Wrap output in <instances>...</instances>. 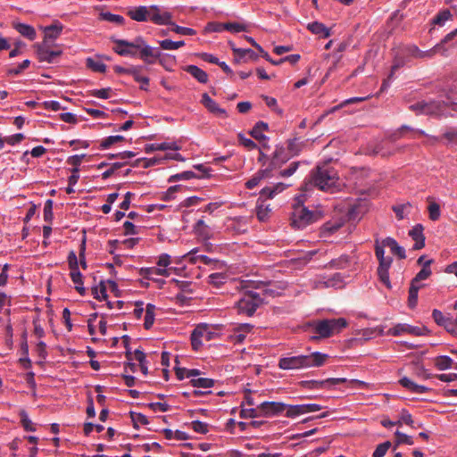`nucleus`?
Instances as JSON below:
<instances>
[{"label": "nucleus", "instance_id": "1", "mask_svg": "<svg viewBox=\"0 0 457 457\" xmlns=\"http://www.w3.org/2000/svg\"><path fill=\"white\" fill-rule=\"evenodd\" d=\"M115 44L113 51L121 56H137L147 64H154L161 56L157 48L149 46L142 37H137L133 41L112 39Z\"/></svg>", "mask_w": 457, "mask_h": 457}, {"label": "nucleus", "instance_id": "2", "mask_svg": "<svg viewBox=\"0 0 457 457\" xmlns=\"http://www.w3.org/2000/svg\"><path fill=\"white\" fill-rule=\"evenodd\" d=\"M337 171L328 163L318 165L311 173L310 180L305 184L304 188L316 187L323 191L334 192L338 189Z\"/></svg>", "mask_w": 457, "mask_h": 457}, {"label": "nucleus", "instance_id": "3", "mask_svg": "<svg viewBox=\"0 0 457 457\" xmlns=\"http://www.w3.org/2000/svg\"><path fill=\"white\" fill-rule=\"evenodd\" d=\"M329 359V355L320 352H313L308 355H296L282 357L278 361V368L281 370H302L312 367H321Z\"/></svg>", "mask_w": 457, "mask_h": 457}, {"label": "nucleus", "instance_id": "4", "mask_svg": "<svg viewBox=\"0 0 457 457\" xmlns=\"http://www.w3.org/2000/svg\"><path fill=\"white\" fill-rule=\"evenodd\" d=\"M128 15L136 21H150L157 25L170 24L172 15L157 5L137 6L128 11Z\"/></svg>", "mask_w": 457, "mask_h": 457}, {"label": "nucleus", "instance_id": "5", "mask_svg": "<svg viewBox=\"0 0 457 457\" xmlns=\"http://www.w3.org/2000/svg\"><path fill=\"white\" fill-rule=\"evenodd\" d=\"M324 217V211L320 208L309 210L300 202L294 207L291 213L290 224L295 229H304L308 226L320 220Z\"/></svg>", "mask_w": 457, "mask_h": 457}, {"label": "nucleus", "instance_id": "6", "mask_svg": "<svg viewBox=\"0 0 457 457\" xmlns=\"http://www.w3.org/2000/svg\"><path fill=\"white\" fill-rule=\"evenodd\" d=\"M386 245H384V239L380 243L378 239L375 241V254L378 260V275L380 281L387 287L391 288V283L389 279L388 270L393 262V258L390 256H385L384 248Z\"/></svg>", "mask_w": 457, "mask_h": 457}, {"label": "nucleus", "instance_id": "7", "mask_svg": "<svg viewBox=\"0 0 457 457\" xmlns=\"http://www.w3.org/2000/svg\"><path fill=\"white\" fill-rule=\"evenodd\" d=\"M262 303V298L260 294L254 291H245L242 297L236 303V308L238 314L252 316L257 308Z\"/></svg>", "mask_w": 457, "mask_h": 457}, {"label": "nucleus", "instance_id": "8", "mask_svg": "<svg viewBox=\"0 0 457 457\" xmlns=\"http://www.w3.org/2000/svg\"><path fill=\"white\" fill-rule=\"evenodd\" d=\"M433 262L432 259L428 260L424 262L422 269L416 274L411 282L409 288L408 305L411 309L416 307L418 303V292L422 285L420 281L427 279L431 275L430 264Z\"/></svg>", "mask_w": 457, "mask_h": 457}, {"label": "nucleus", "instance_id": "9", "mask_svg": "<svg viewBox=\"0 0 457 457\" xmlns=\"http://www.w3.org/2000/svg\"><path fill=\"white\" fill-rule=\"evenodd\" d=\"M347 321L344 318L323 320L315 326V332L322 337H329L345 328Z\"/></svg>", "mask_w": 457, "mask_h": 457}, {"label": "nucleus", "instance_id": "10", "mask_svg": "<svg viewBox=\"0 0 457 457\" xmlns=\"http://www.w3.org/2000/svg\"><path fill=\"white\" fill-rule=\"evenodd\" d=\"M403 52L407 56L416 59H431L440 52V45H436L429 50L422 51L416 45L404 46Z\"/></svg>", "mask_w": 457, "mask_h": 457}, {"label": "nucleus", "instance_id": "11", "mask_svg": "<svg viewBox=\"0 0 457 457\" xmlns=\"http://www.w3.org/2000/svg\"><path fill=\"white\" fill-rule=\"evenodd\" d=\"M52 44L41 43L36 44L37 56L39 62L53 63L56 57L62 54V50H51Z\"/></svg>", "mask_w": 457, "mask_h": 457}, {"label": "nucleus", "instance_id": "12", "mask_svg": "<svg viewBox=\"0 0 457 457\" xmlns=\"http://www.w3.org/2000/svg\"><path fill=\"white\" fill-rule=\"evenodd\" d=\"M389 332L393 336H400L402 334L407 333L414 336H422L428 334L429 331L428 329L422 326V327H415L411 326L407 324H397L394 328H392Z\"/></svg>", "mask_w": 457, "mask_h": 457}, {"label": "nucleus", "instance_id": "13", "mask_svg": "<svg viewBox=\"0 0 457 457\" xmlns=\"http://www.w3.org/2000/svg\"><path fill=\"white\" fill-rule=\"evenodd\" d=\"M287 404L279 402H263L259 405L262 416L271 417L286 411Z\"/></svg>", "mask_w": 457, "mask_h": 457}, {"label": "nucleus", "instance_id": "14", "mask_svg": "<svg viewBox=\"0 0 457 457\" xmlns=\"http://www.w3.org/2000/svg\"><path fill=\"white\" fill-rule=\"evenodd\" d=\"M63 26L59 23L55 22L50 26H47L45 28V37L44 41L42 43L52 44L55 39H57L62 31Z\"/></svg>", "mask_w": 457, "mask_h": 457}, {"label": "nucleus", "instance_id": "15", "mask_svg": "<svg viewBox=\"0 0 457 457\" xmlns=\"http://www.w3.org/2000/svg\"><path fill=\"white\" fill-rule=\"evenodd\" d=\"M423 229L424 228L421 224H417L409 231V236L415 241L413 245L414 250H420L425 246Z\"/></svg>", "mask_w": 457, "mask_h": 457}, {"label": "nucleus", "instance_id": "16", "mask_svg": "<svg viewBox=\"0 0 457 457\" xmlns=\"http://www.w3.org/2000/svg\"><path fill=\"white\" fill-rule=\"evenodd\" d=\"M201 103L211 112L217 115L226 116V111L219 106L207 93L203 94Z\"/></svg>", "mask_w": 457, "mask_h": 457}, {"label": "nucleus", "instance_id": "17", "mask_svg": "<svg viewBox=\"0 0 457 457\" xmlns=\"http://www.w3.org/2000/svg\"><path fill=\"white\" fill-rule=\"evenodd\" d=\"M271 170L269 168L260 170L256 172L247 182L245 183V187L248 189H253L257 187L260 182L265 179L270 177Z\"/></svg>", "mask_w": 457, "mask_h": 457}, {"label": "nucleus", "instance_id": "18", "mask_svg": "<svg viewBox=\"0 0 457 457\" xmlns=\"http://www.w3.org/2000/svg\"><path fill=\"white\" fill-rule=\"evenodd\" d=\"M12 27L24 37L29 40L36 38L37 33L32 26L21 22H12Z\"/></svg>", "mask_w": 457, "mask_h": 457}, {"label": "nucleus", "instance_id": "19", "mask_svg": "<svg viewBox=\"0 0 457 457\" xmlns=\"http://www.w3.org/2000/svg\"><path fill=\"white\" fill-rule=\"evenodd\" d=\"M429 137L434 142H439L440 139H445L448 144L457 145V127L447 128L441 137L435 136H430Z\"/></svg>", "mask_w": 457, "mask_h": 457}, {"label": "nucleus", "instance_id": "20", "mask_svg": "<svg viewBox=\"0 0 457 457\" xmlns=\"http://www.w3.org/2000/svg\"><path fill=\"white\" fill-rule=\"evenodd\" d=\"M287 159L288 157L284 155V148L282 146L277 147L275 152L273 153L272 158L268 168L270 169L272 171L274 169H277L282 163L286 162Z\"/></svg>", "mask_w": 457, "mask_h": 457}, {"label": "nucleus", "instance_id": "21", "mask_svg": "<svg viewBox=\"0 0 457 457\" xmlns=\"http://www.w3.org/2000/svg\"><path fill=\"white\" fill-rule=\"evenodd\" d=\"M384 245L390 248L393 254L398 256L400 259H405L406 253L403 247L400 246L395 239L393 237H386L384 239Z\"/></svg>", "mask_w": 457, "mask_h": 457}, {"label": "nucleus", "instance_id": "22", "mask_svg": "<svg viewBox=\"0 0 457 457\" xmlns=\"http://www.w3.org/2000/svg\"><path fill=\"white\" fill-rule=\"evenodd\" d=\"M187 73L193 76L198 82L205 84L208 81V74L195 65H187L184 69Z\"/></svg>", "mask_w": 457, "mask_h": 457}, {"label": "nucleus", "instance_id": "23", "mask_svg": "<svg viewBox=\"0 0 457 457\" xmlns=\"http://www.w3.org/2000/svg\"><path fill=\"white\" fill-rule=\"evenodd\" d=\"M308 29L313 34L319 35L321 37L327 38L330 36L329 29L321 22L313 21L308 24Z\"/></svg>", "mask_w": 457, "mask_h": 457}, {"label": "nucleus", "instance_id": "24", "mask_svg": "<svg viewBox=\"0 0 457 457\" xmlns=\"http://www.w3.org/2000/svg\"><path fill=\"white\" fill-rule=\"evenodd\" d=\"M141 66H130V75L134 79L141 83L140 89L146 91L149 85V79L140 75Z\"/></svg>", "mask_w": 457, "mask_h": 457}, {"label": "nucleus", "instance_id": "25", "mask_svg": "<svg viewBox=\"0 0 457 457\" xmlns=\"http://www.w3.org/2000/svg\"><path fill=\"white\" fill-rule=\"evenodd\" d=\"M432 317L435 322L439 326H443L444 328H447L448 326L453 327V320L450 317H445L443 312L437 309L433 310Z\"/></svg>", "mask_w": 457, "mask_h": 457}, {"label": "nucleus", "instance_id": "26", "mask_svg": "<svg viewBox=\"0 0 457 457\" xmlns=\"http://www.w3.org/2000/svg\"><path fill=\"white\" fill-rule=\"evenodd\" d=\"M427 202L429 204L428 207L429 219L433 221L439 220L441 216L439 204L434 201L432 196H428Z\"/></svg>", "mask_w": 457, "mask_h": 457}, {"label": "nucleus", "instance_id": "27", "mask_svg": "<svg viewBox=\"0 0 457 457\" xmlns=\"http://www.w3.org/2000/svg\"><path fill=\"white\" fill-rule=\"evenodd\" d=\"M287 187V185L284 183H278L273 187H266L262 189L261 195L273 198L278 193L282 192Z\"/></svg>", "mask_w": 457, "mask_h": 457}, {"label": "nucleus", "instance_id": "28", "mask_svg": "<svg viewBox=\"0 0 457 457\" xmlns=\"http://www.w3.org/2000/svg\"><path fill=\"white\" fill-rule=\"evenodd\" d=\"M155 310H156L155 305H154L152 303L146 304L145 322H144V327L145 329H149L152 328V326L154 322Z\"/></svg>", "mask_w": 457, "mask_h": 457}, {"label": "nucleus", "instance_id": "29", "mask_svg": "<svg viewBox=\"0 0 457 457\" xmlns=\"http://www.w3.org/2000/svg\"><path fill=\"white\" fill-rule=\"evenodd\" d=\"M269 126L266 122L263 121H258L254 127L252 129L250 134L253 137H254L256 140H262L265 139V136L262 134L263 131L268 130Z\"/></svg>", "mask_w": 457, "mask_h": 457}, {"label": "nucleus", "instance_id": "30", "mask_svg": "<svg viewBox=\"0 0 457 457\" xmlns=\"http://www.w3.org/2000/svg\"><path fill=\"white\" fill-rule=\"evenodd\" d=\"M228 44H229L234 54L236 55V62H239L241 59L245 58V53H249L251 54L252 58H254V59L258 58V55L251 49L237 48V47H236V46L233 42H228Z\"/></svg>", "mask_w": 457, "mask_h": 457}, {"label": "nucleus", "instance_id": "31", "mask_svg": "<svg viewBox=\"0 0 457 457\" xmlns=\"http://www.w3.org/2000/svg\"><path fill=\"white\" fill-rule=\"evenodd\" d=\"M392 209L395 213L396 218L401 220L408 215L411 209V204L410 203H406L399 205H394Z\"/></svg>", "mask_w": 457, "mask_h": 457}, {"label": "nucleus", "instance_id": "32", "mask_svg": "<svg viewBox=\"0 0 457 457\" xmlns=\"http://www.w3.org/2000/svg\"><path fill=\"white\" fill-rule=\"evenodd\" d=\"M405 64V62L402 58H395V62L391 68V72L386 79L383 81V84L381 86V91L385 90L389 86V81L393 79L394 73L395 71H397L400 67L403 66Z\"/></svg>", "mask_w": 457, "mask_h": 457}, {"label": "nucleus", "instance_id": "33", "mask_svg": "<svg viewBox=\"0 0 457 457\" xmlns=\"http://www.w3.org/2000/svg\"><path fill=\"white\" fill-rule=\"evenodd\" d=\"M453 18V14L448 9L439 12L433 19L434 25L444 26L445 22Z\"/></svg>", "mask_w": 457, "mask_h": 457}, {"label": "nucleus", "instance_id": "34", "mask_svg": "<svg viewBox=\"0 0 457 457\" xmlns=\"http://www.w3.org/2000/svg\"><path fill=\"white\" fill-rule=\"evenodd\" d=\"M71 278L72 282L76 285L75 289L81 295L86 294V288L83 287L82 274L80 271H73L71 272Z\"/></svg>", "mask_w": 457, "mask_h": 457}, {"label": "nucleus", "instance_id": "35", "mask_svg": "<svg viewBox=\"0 0 457 457\" xmlns=\"http://www.w3.org/2000/svg\"><path fill=\"white\" fill-rule=\"evenodd\" d=\"M453 361L446 355L438 356L435 360V366L440 370H445L452 367Z\"/></svg>", "mask_w": 457, "mask_h": 457}, {"label": "nucleus", "instance_id": "36", "mask_svg": "<svg viewBox=\"0 0 457 457\" xmlns=\"http://www.w3.org/2000/svg\"><path fill=\"white\" fill-rule=\"evenodd\" d=\"M100 19L112 23L121 25L124 22V18L119 14H113L110 12H104L100 13Z\"/></svg>", "mask_w": 457, "mask_h": 457}, {"label": "nucleus", "instance_id": "37", "mask_svg": "<svg viewBox=\"0 0 457 457\" xmlns=\"http://www.w3.org/2000/svg\"><path fill=\"white\" fill-rule=\"evenodd\" d=\"M214 380L207 378H192L190 384L194 387L210 388L214 386Z\"/></svg>", "mask_w": 457, "mask_h": 457}, {"label": "nucleus", "instance_id": "38", "mask_svg": "<svg viewBox=\"0 0 457 457\" xmlns=\"http://www.w3.org/2000/svg\"><path fill=\"white\" fill-rule=\"evenodd\" d=\"M287 417L294 418L302 414H305L304 404L287 405Z\"/></svg>", "mask_w": 457, "mask_h": 457}, {"label": "nucleus", "instance_id": "39", "mask_svg": "<svg viewBox=\"0 0 457 457\" xmlns=\"http://www.w3.org/2000/svg\"><path fill=\"white\" fill-rule=\"evenodd\" d=\"M21 418V423L26 431H35L36 427L33 422L29 420L26 411L21 410L19 413Z\"/></svg>", "mask_w": 457, "mask_h": 457}, {"label": "nucleus", "instance_id": "40", "mask_svg": "<svg viewBox=\"0 0 457 457\" xmlns=\"http://www.w3.org/2000/svg\"><path fill=\"white\" fill-rule=\"evenodd\" d=\"M163 435L166 439L175 438L177 440H187L188 438L187 433L180 430L173 431L171 429L166 428L163 430Z\"/></svg>", "mask_w": 457, "mask_h": 457}, {"label": "nucleus", "instance_id": "41", "mask_svg": "<svg viewBox=\"0 0 457 457\" xmlns=\"http://www.w3.org/2000/svg\"><path fill=\"white\" fill-rule=\"evenodd\" d=\"M185 42L181 41H172L170 39H164L160 41V46L164 50H175L183 46Z\"/></svg>", "mask_w": 457, "mask_h": 457}, {"label": "nucleus", "instance_id": "42", "mask_svg": "<svg viewBox=\"0 0 457 457\" xmlns=\"http://www.w3.org/2000/svg\"><path fill=\"white\" fill-rule=\"evenodd\" d=\"M395 436L396 437V441H395V444L394 446V450H395L398 447V445H400L401 444H406L409 445H413L412 438L410 436H407V435L400 432L399 430L395 431Z\"/></svg>", "mask_w": 457, "mask_h": 457}, {"label": "nucleus", "instance_id": "43", "mask_svg": "<svg viewBox=\"0 0 457 457\" xmlns=\"http://www.w3.org/2000/svg\"><path fill=\"white\" fill-rule=\"evenodd\" d=\"M340 227L341 224L337 222H326L321 228V236H329L338 230Z\"/></svg>", "mask_w": 457, "mask_h": 457}, {"label": "nucleus", "instance_id": "44", "mask_svg": "<svg viewBox=\"0 0 457 457\" xmlns=\"http://www.w3.org/2000/svg\"><path fill=\"white\" fill-rule=\"evenodd\" d=\"M92 294L94 297L97 300L106 299V287L104 285V281H101L98 287H94L92 288Z\"/></svg>", "mask_w": 457, "mask_h": 457}, {"label": "nucleus", "instance_id": "45", "mask_svg": "<svg viewBox=\"0 0 457 457\" xmlns=\"http://www.w3.org/2000/svg\"><path fill=\"white\" fill-rule=\"evenodd\" d=\"M194 229H195V232L198 236L202 237L203 238L207 239L210 237L209 232L207 229V225L204 223V220H197V222L195 223V225L194 227Z\"/></svg>", "mask_w": 457, "mask_h": 457}, {"label": "nucleus", "instance_id": "46", "mask_svg": "<svg viewBox=\"0 0 457 457\" xmlns=\"http://www.w3.org/2000/svg\"><path fill=\"white\" fill-rule=\"evenodd\" d=\"M440 110V104L437 102H425L424 101V109L423 114L426 115H434L436 114Z\"/></svg>", "mask_w": 457, "mask_h": 457}, {"label": "nucleus", "instance_id": "47", "mask_svg": "<svg viewBox=\"0 0 457 457\" xmlns=\"http://www.w3.org/2000/svg\"><path fill=\"white\" fill-rule=\"evenodd\" d=\"M125 138L123 136H120V135H117V136H110V137H107L105 138H104L101 143H100V147L103 148V149H107L109 148L111 145H112L113 144L117 143V142H120V141H123Z\"/></svg>", "mask_w": 457, "mask_h": 457}, {"label": "nucleus", "instance_id": "48", "mask_svg": "<svg viewBox=\"0 0 457 457\" xmlns=\"http://www.w3.org/2000/svg\"><path fill=\"white\" fill-rule=\"evenodd\" d=\"M287 150L292 156L297 155L301 152L302 144L298 141V138L295 137L288 140Z\"/></svg>", "mask_w": 457, "mask_h": 457}, {"label": "nucleus", "instance_id": "49", "mask_svg": "<svg viewBox=\"0 0 457 457\" xmlns=\"http://www.w3.org/2000/svg\"><path fill=\"white\" fill-rule=\"evenodd\" d=\"M87 65L94 71L104 73L106 71V65L104 62L95 61L92 58H87Z\"/></svg>", "mask_w": 457, "mask_h": 457}, {"label": "nucleus", "instance_id": "50", "mask_svg": "<svg viewBox=\"0 0 457 457\" xmlns=\"http://www.w3.org/2000/svg\"><path fill=\"white\" fill-rule=\"evenodd\" d=\"M130 417L135 428H137L138 424L147 425L149 423L147 417L142 413L131 411Z\"/></svg>", "mask_w": 457, "mask_h": 457}, {"label": "nucleus", "instance_id": "51", "mask_svg": "<svg viewBox=\"0 0 457 457\" xmlns=\"http://www.w3.org/2000/svg\"><path fill=\"white\" fill-rule=\"evenodd\" d=\"M170 25L172 26L171 30L176 32L177 34H180V35H184V36H193V35L196 34L195 30L191 28L181 27V26L174 24L172 21Z\"/></svg>", "mask_w": 457, "mask_h": 457}, {"label": "nucleus", "instance_id": "52", "mask_svg": "<svg viewBox=\"0 0 457 457\" xmlns=\"http://www.w3.org/2000/svg\"><path fill=\"white\" fill-rule=\"evenodd\" d=\"M321 382H322L321 388H331L334 386L347 382V379L345 378H331L323 379V380H321Z\"/></svg>", "mask_w": 457, "mask_h": 457}, {"label": "nucleus", "instance_id": "53", "mask_svg": "<svg viewBox=\"0 0 457 457\" xmlns=\"http://www.w3.org/2000/svg\"><path fill=\"white\" fill-rule=\"evenodd\" d=\"M390 446H391V443L389 441L379 444L376 447V449L372 454V457H384L385 454L386 453L387 450L390 448Z\"/></svg>", "mask_w": 457, "mask_h": 457}, {"label": "nucleus", "instance_id": "54", "mask_svg": "<svg viewBox=\"0 0 457 457\" xmlns=\"http://www.w3.org/2000/svg\"><path fill=\"white\" fill-rule=\"evenodd\" d=\"M53 218V201L51 199H48L45 203L44 206V220L47 222H51Z\"/></svg>", "mask_w": 457, "mask_h": 457}, {"label": "nucleus", "instance_id": "55", "mask_svg": "<svg viewBox=\"0 0 457 457\" xmlns=\"http://www.w3.org/2000/svg\"><path fill=\"white\" fill-rule=\"evenodd\" d=\"M259 416H262V413L260 412L259 410V405L257 406V408L242 409L240 411V417L243 419L255 418Z\"/></svg>", "mask_w": 457, "mask_h": 457}, {"label": "nucleus", "instance_id": "56", "mask_svg": "<svg viewBox=\"0 0 457 457\" xmlns=\"http://www.w3.org/2000/svg\"><path fill=\"white\" fill-rule=\"evenodd\" d=\"M30 64L29 60H24L17 68H11L7 70V75L9 76H16L22 72L25 69H27Z\"/></svg>", "mask_w": 457, "mask_h": 457}, {"label": "nucleus", "instance_id": "57", "mask_svg": "<svg viewBox=\"0 0 457 457\" xmlns=\"http://www.w3.org/2000/svg\"><path fill=\"white\" fill-rule=\"evenodd\" d=\"M321 384V380H303L299 382L300 386L306 389H322Z\"/></svg>", "mask_w": 457, "mask_h": 457}, {"label": "nucleus", "instance_id": "58", "mask_svg": "<svg viewBox=\"0 0 457 457\" xmlns=\"http://www.w3.org/2000/svg\"><path fill=\"white\" fill-rule=\"evenodd\" d=\"M270 212V209L268 205L267 206L259 205L256 208V215L260 221H265L268 219Z\"/></svg>", "mask_w": 457, "mask_h": 457}, {"label": "nucleus", "instance_id": "59", "mask_svg": "<svg viewBox=\"0 0 457 457\" xmlns=\"http://www.w3.org/2000/svg\"><path fill=\"white\" fill-rule=\"evenodd\" d=\"M225 29L228 31L237 33L241 31H246V26L237 22H227L225 23Z\"/></svg>", "mask_w": 457, "mask_h": 457}, {"label": "nucleus", "instance_id": "60", "mask_svg": "<svg viewBox=\"0 0 457 457\" xmlns=\"http://www.w3.org/2000/svg\"><path fill=\"white\" fill-rule=\"evenodd\" d=\"M127 162H113L112 164H111V167L106 170L104 172H103L102 174V179H107L108 178H110L117 170L120 169L122 166H124Z\"/></svg>", "mask_w": 457, "mask_h": 457}, {"label": "nucleus", "instance_id": "61", "mask_svg": "<svg viewBox=\"0 0 457 457\" xmlns=\"http://www.w3.org/2000/svg\"><path fill=\"white\" fill-rule=\"evenodd\" d=\"M195 177L196 176L193 171L187 170V171H183L181 173L171 176L170 178L169 181L172 182V181H178V180H181V179H191Z\"/></svg>", "mask_w": 457, "mask_h": 457}, {"label": "nucleus", "instance_id": "62", "mask_svg": "<svg viewBox=\"0 0 457 457\" xmlns=\"http://www.w3.org/2000/svg\"><path fill=\"white\" fill-rule=\"evenodd\" d=\"M398 425H402L403 423H405L409 426L413 427V420L411 413L406 410H402L400 420L397 421Z\"/></svg>", "mask_w": 457, "mask_h": 457}, {"label": "nucleus", "instance_id": "63", "mask_svg": "<svg viewBox=\"0 0 457 457\" xmlns=\"http://www.w3.org/2000/svg\"><path fill=\"white\" fill-rule=\"evenodd\" d=\"M68 263L71 269V272L79 271V262L76 253L73 251H71L68 255Z\"/></svg>", "mask_w": 457, "mask_h": 457}, {"label": "nucleus", "instance_id": "64", "mask_svg": "<svg viewBox=\"0 0 457 457\" xmlns=\"http://www.w3.org/2000/svg\"><path fill=\"white\" fill-rule=\"evenodd\" d=\"M208 278H209V283L219 287L220 285L224 283V281L226 279V276L222 273H212L209 276Z\"/></svg>", "mask_w": 457, "mask_h": 457}]
</instances>
